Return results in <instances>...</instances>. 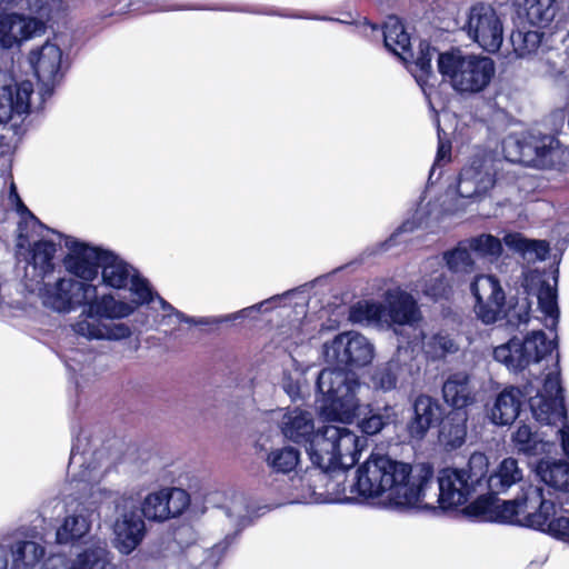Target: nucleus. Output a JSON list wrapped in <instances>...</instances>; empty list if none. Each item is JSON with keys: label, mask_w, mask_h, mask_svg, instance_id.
I'll use <instances>...</instances> for the list:
<instances>
[{"label": "nucleus", "mask_w": 569, "mask_h": 569, "mask_svg": "<svg viewBox=\"0 0 569 569\" xmlns=\"http://www.w3.org/2000/svg\"><path fill=\"white\" fill-rule=\"evenodd\" d=\"M550 246L546 240L529 239L525 260L543 261L548 258Z\"/></svg>", "instance_id": "52"}, {"label": "nucleus", "mask_w": 569, "mask_h": 569, "mask_svg": "<svg viewBox=\"0 0 569 569\" xmlns=\"http://www.w3.org/2000/svg\"><path fill=\"white\" fill-rule=\"evenodd\" d=\"M2 91L7 92L6 117L12 119L16 114L21 116L30 111V97L32 89L27 86H3Z\"/></svg>", "instance_id": "37"}, {"label": "nucleus", "mask_w": 569, "mask_h": 569, "mask_svg": "<svg viewBox=\"0 0 569 569\" xmlns=\"http://www.w3.org/2000/svg\"><path fill=\"white\" fill-rule=\"evenodd\" d=\"M382 30L383 46L389 52L405 62L413 59L411 38L400 18L389 16L382 26Z\"/></svg>", "instance_id": "22"}, {"label": "nucleus", "mask_w": 569, "mask_h": 569, "mask_svg": "<svg viewBox=\"0 0 569 569\" xmlns=\"http://www.w3.org/2000/svg\"><path fill=\"white\" fill-rule=\"evenodd\" d=\"M159 301L161 303L162 310L168 312V315L173 313L180 321H183V322H188V323L193 322L192 318H189L183 312L177 310L174 307H172L163 298L159 297Z\"/></svg>", "instance_id": "56"}, {"label": "nucleus", "mask_w": 569, "mask_h": 569, "mask_svg": "<svg viewBox=\"0 0 569 569\" xmlns=\"http://www.w3.org/2000/svg\"><path fill=\"white\" fill-rule=\"evenodd\" d=\"M9 199L14 203L16 211L20 214L21 219L18 222L19 239H28V234H23L28 227V220L32 221L42 228H47L37 216L24 204L20 198L16 184L12 182L10 186Z\"/></svg>", "instance_id": "43"}, {"label": "nucleus", "mask_w": 569, "mask_h": 569, "mask_svg": "<svg viewBox=\"0 0 569 569\" xmlns=\"http://www.w3.org/2000/svg\"><path fill=\"white\" fill-rule=\"evenodd\" d=\"M538 530L569 543V517L557 516L553 500L546 498L543 488L528 485L513 499H500V525Z\"/></svg>", "instance_id": "4"}, {"label": "nucleus", "mask_w": 569, "mask_h": 569, "mask_svg": "<svg viewBox=\"0 0 569 569\" xmlns=\"http://www.w3.org/2000/svg\"><path fill=\"white\" fill-rule=\"evenodd\" d=\"M20 21H21V27H19L20 31H21L20 39H22V42L31 39L37 33V31H39L42 28V22L40 20H38L37 18L24 17L23 14H21Z\"/></svg>", "instance_id": "53"}, {"label": "nucleus", "mask_w": 569, "mask_h": 569, "mask_svg": "<svg viewBox=\"0 0 569 569\" xmlns=\"http://www.w3.org/2000/svg\"><path fill=\"white\" fill-rule=\"evenodd\" d=\"M144 533L142 516L137 510L124 512L114 525V547L122 555H130L141 543Z\"/></svg>", "instance_id": "20"}, {"label": "nucleus", "mask_w": 569, "mask_h": 569, "mask_svg": "<svg viewBox=\"0 0 569 569\" xmlns=\"http://www.w3.org/2000/svg\"><path fill=\"white\" fill-rule=\"evenodd\" d=\"M102 283L112 289H126L136 270L112 250H107L101 264Z\"/></svg>", "instance_id": "26"}, {"label": "nucleus", "mask_w": 569, "mask_h": 569, "mask_svg": "<svg viewBox=\"0 0 569 569\" xmlns=\"http://www.w3.org/2000/svg\"><path fill=\"white\" fill-rule=\"evenodd\" d=\"M398 423L399 412L396 405L373 406L369 403L359 415L357 426L363 436L372 437Z\"/></svg>", "instance_id": "21"}, {"label": "nucleus", "mask_w": 569, "mask_h": 569, "mask_svg": "<svg viewBox=\"0 0 569 569\" xmlns=\"http://www.w3.org/2000/svg\"><path fill=\"white\" fill-rule=\"evenodd\" d=\"M493 162L492 152L483 151L472 156L470 163L459 173L458 193L465 198H473L492 189L497 182Z\"/></svg>", "instance_id": "10"}, {"label": "nucleus", "mask_w": 569, "mask_h": 569, "mask_svg": "<svg viewBox=\"0 0 569 569\" xmlns=\"http://www.w3.org/2000/svg\"><path fill=\"white\" fill-rule=\"evenodd\" d=\"M323 353L332 367L322 369L317 378L319 413L327 421L350 423L360 409L357 370L372 362L373 346L361 333L348 331L326 342Z\"/></svg>", "instance_id": "1"}, {"label": "nucleus", "mask_w": 569, "mask_h": 569, "mask_svg": "<svg viewBox=\"0 0 569 569\" xmlns=\"http://www.w3.org/2000/svg\"><path fill=\"white\" fill-rule=\"evenodd\" d=\"M526 395L515 386H508L500 390V427L510 426L521 415Z\"/></svg>", "instance_id": "34"}, {"label": "nucleus", "mask_w": 569, "mask_h": 569, "mask_svg": "<svg viewBox=\"0 0 569 569\" xmlns=\"http://www.w3.org/2000/svg\"><path fill=\"white\" fill-rule=\"evenodd\" d=\"M406 230H407L406 223H402L395 232L391 233V236L388 238L387 242L390 244L396 243L397 237Z\"/></svg>", "instance_id": "61"}, {"label": "nucleus", "mask_w": 569, "mask_h": 569, "mask_svg": "<svg viewBox=\"0 0 569 569\" xmlns=\"http://www.w3.org/2000/svg\"><path fill=\"white\" fill-rule=\"evenodd\" d=\"M467 410L445 411L441 423L437 426L439 441L447 448H460L467 437Z\"/></svg>", "instance_id": "24"}, {"label": "nucleus", "mask_w": 569, "mask_h": 569, "mask_svg": "<svg viewBox=\"0 0 569 569\" xmlns=\"http://www.w3.org/2000/svg\"><path fill=\"white\" fill-rule=\"evenodd\" d=\"M387 308L391 322L396 325H412L420 319L417 301L406 291L389 293L387 297Z\"/></svg>", "instance_id": "30"}, {"label": "nucleus", "mask_w": 569, "mask_h": 569, "mask_svg": "<svg viewBox=\"0 0 569 569\" xmlns=\"http://www.w3.org/2000/svg\"><path fill=\"white\" fill-rule=\"evenodd\" d=\"M513 450L526 457L549 456L556 449L555 440H548L543 433L526 422H520L510 437Z\"/></svg>", "instance_id": "19"}, {"label": "nucleus", "mask_w": 569, "mask_h": 569, "mask_svg": "<svg viewBox=\"0 0 569 569\" xmlns=\"http://www.w3.org/2000/svg\"><path fill=\"white\" fill-rule=\"evenodd\" d=\"M556 366L557 372H549L543 381L542 390L538 392L536 396L540 397H559L565 402V389L561 385L560 380V371H559V355L557 353Z\"/></svg>", "instance_id": "50"}, {"label": "nucleus", "mask_w": 569, "mask_h": 569, "mask_svg": "<svg viewBox=\"0 0 569 569\" xmlns=\"http://www.w3.org/2000/svg\"><path fill=\"white\" fill-rule=\"evenodd\" d=\"M299 386L296 383H289L287 387H284L286 392L291 397L295 398L299 393Z\"/></svg>", "instance_id": "62"}, {"label": "nucleus", "mask_w": 569, "mask_h": 569, "mask_svg": "<svg viewBox=\"0 0 569 569\" xmlns=\"http://www.w3.org/2000/svg\"><path fill=\"white\" fill-rule=\"evenodd\" d=\"M281 432L288 440L306 446L311 463L330 479L345 477L363 448V441L345 427L327 426L316 431L311 415L298 408L283 415Z\"/></svg>", "instance_id": "2"}, {"label": "nucleus", "mask_w": 569, "mask_h": 569, "mask_svg": "<svg viewBox=\"0 0 569 569\" xmlns=\"http://www.w3.org/2000/svg\"><path fill=\"white\" fill-rule=\"evenodd\" d=\"M462 515L469 519L483 522H498V491L479 493L470 503L462 505Z\"/></svg>", "instance_id": "32"}, {"label": "nucleus", "mask_w": 569, "mask_h": 569, "mask_svg": "<svg viewBox=\"0 0 569 569\" xmlns=\"http://www.w3.org/2000/svg\"><path fill=\"white\" fill-rule=\"evenodd\" d=\"M529 407L536 421L552 426L568 420L565 402L559 397L535 396L529 399Z\"/></svg>", "instance_id": "28"}, {"label": "nucleus", "mask_w": 569, "mask_h": 569, "mask_svg": "<svg viewBox=\"0 0 569 569\" xmlns=\"http://www.w3.org/2000/svg\"><path fill=\"white\" fill-rule=\"evenodd\" d=\"M89 336H90L91 338H96V339L103 338V335L100 332V330H99V329L90 331V332H89Z\"/></svg>", "instance_id": "63"}, {"label": "nucleus", "mask_w": 569, "mask_h": 569, "mask_svg": "<svg viewBox=\"0 0 569 569\" xmlns=\"http://www.w3.org/2000/svg\"><path fill=\"white\" fill-rule=\"evenodd\" d=\"M6 98H7V92H3L2 87H1L0 88V122H3V123L11 120V119H7V117H6V113H7V110L4 108Z\"/></svg>", "instance_id": "59"}, {"label": "nucleus", "mask_w": 569, "mask_h": 569, "mask_svg": "<svg viewBox=\"0 0 569 569\" xmlns=\"http://www.w3.org/2000/svg\"><path fill=\"white\" fill-rule=\"evenodd\" d=\"M543 38V31L539 29L530 30L522 26L512 30L509 40L516 58L529 59L538 52Z\"/></svg>", "instance_id": "33"}, {"label": "nucleus", "mask_w": 569, "mask_h": 569, "mask_svg": "<svg viewBox=\"0 0 569 569\" xmlns=\"http://www.w3.org/2000/svg\"><path fill=\"white\" fill-rule=\"evenodd\" d=\"M498 477L493 470L489 475V460L482 452H473L465 468H443L437 478L439 493H432V505L446 511L457 510L476 493L490 488L492 478Z\"/></svg>", "instance_id": "5"}, {"label": "nucleus", "mask_w": 569, "mask_h": 569, "mask_svg": "<svg viewBox=\"0 0 569 569\" xmlns=\"http://www.w3.org/2000/svg\"><path fill=\"white\" fill-rule=\"evenodd\" d=\"M264 462L272 473L289 475L300 463V451L292 446L271 449Z\"/></svg>", "instance_id": "35"}, {"label": "nucleus", "mask_w": 569, "mask_h": 569, "mask_svg": "<svg viewBox=\"0 0 569 569\" xmlns=\"http://www.w3.org/2000/svg\"><path fill=\"white\" fill-rule=\"evenodd\" d=\"M441 132L442 129L438 123V149L435 164H440L442 161L449 162L451 160V141L449 139L442 138Z\"/></svg>", "instance_id": "54"}, {"label": "nucleus", "mask_w": 569, "mask_h": 569, "mask_svg": "<svg viewBox=\"0 0 569 569\" xmlns=\"http://www.w3.org/2000/svg\"><path fill=\"white\" fill-rule=\"evenodd\" d=\"M21 14L11 13L0 20V46L3 49H12L22 43L21 37Z\"/></svg>", "instance_id": "41"}, {"label": "nucleus", "mask_w": 569, "mask_h": 569, "mask_svg": "<svg viewBox=\"0 0 569 569\" xmlns=\"http://www.w3.org/2000/svg\"><path fill=\"white\" fill-rule=\"evenodd\" d=\"M443 260L452 273L470 274L475 271V261L463 241H459L457 247L446 251Z\"/></svg>", "instance_id": "39"}, {"label": "nucleus", "mask_w": 569, "mask_h": 569, "mask_svg": "<svg viewBox=\"0 0 569 569\" xmlns=\"http://www.w3.org/2000/svg\"><path fill=\"white\" fill-rule=\"evenodd\" d=\"M8 568V552L6 548L0 545V569H7Z\"/></svg>", "instance_id": "60"}, {"label": "nucleus", "mask_w": 569, "mask_h": 569, "mask_svg": "<svg viewBox=\"0 0 569 569\" xmlns=\"http://www.w3.org/2000/svg\"><path fill=\"white\" fill-rule=\"evenodd\" d=\"M523 279L519 287H516L512 290L506 295L503 292V296L506 298H509L510 296H516L518 289H522L523 287L528 290L529 296L530 293V286L539 283L538 292H537V300H538V308L540 312L546 317V328L550 331H557V327L559 325L560 319V309L558 306V292L556 289V284L558 281V276L553 277L555 280V287H552L549 281L542 280L539 274L536 273H523ZM529 300L532 302L531 298L529 297Z\"/></svg>", "instance_id": "14"}, {"label": "nucleus", "mask_w": 569, "mask_h": 569, "mask_svg": "<svg viewBox=\"0 0 569 569\" xmlns=\"http://www.w3.org/2000/svg\"><path fill=\"white\" fill-rule=\"evenodd\" d=\"M498 356H499L498 347H493V348H492V358H493L495 360H498Z\"/></svg>", "instance_id": "64"}, {"label": "nucleus", "mask_w": 569, "mask_h": 569, "mask_svg": "<svg viewBox=\"0 0 569 569\" xmlns=\"http://www.w3.org/2000/svg\"><path fill=\"white\" fill-rule=\"evenodd\" d=\"M89 526L81 516H68L57 530V542L70 543L81 539L88 531Z\"/></svg>", "instance_id": "40"}, {"label": "nucleus", "mask_w": 569, "mask_h": 569, "mask_svg": "<svg viewBox=\"0 0 569 569\" xmlns=\"http://www.w3.org/2000/svg\"><path fill=\"white\" fill-rule=\"evenodd\" d=\"M407 365L398 357H392L386 362L373 367L369 381L377 391L389 392L398 386L399 379L403 376Z\"/></svg>", "instance_id": "31"}, {"label": "nucleus", "mask_w": 569, "mask_h": 569, "mask_svg": "<svg viewBox=\"0 0 569 569\" xmlns=\"http://www.w3.org/2000/svg\"><path fill=\"white\" fill-rule=\"evenodd\" d=\"M467 24L476 42L490 52L498 51V14L492 6L483 2L473 4Z\"/></svg>", "instance_id": "15"}, {"label": "nucleus", "mask_w": 569, "mask_h": 569, "mask_svg": "<svg viewBox=\"0 0 569 569\" xmlns=\"http://www.w3.org/2000/svg\"><path fill=\"white\" fill-rule=\"evenodd\" d=\"M559 147V140L550 133L529 130L511 133L500 141V148L507 161L527 167H545L552 162V153Z\"/></svg>", "instance_id": "8"}, {"label": "nucleus", "mask_w": 569, "mask_h": 569, "mask_svg": "<svg viewBox=\"0 0 569 569\" xmlns=\"http://www.w3.org/2000/svg\"><path fill=\"white\" fill-rule=\"evenodd\" d=\"M405 477H399L393 486L387 503L398 509H419L430 515H440L445 510L437 508L438 502L431 496L438 491L435 468L430 462L407 463Z\"/></svg>", "instance_id": "7"}, {"label": "nucleus", "mask_w": 569, "mask_h": 569, "mask_svg": "<svg viewBox=\"0 0 569 569\" xmlns=\"http://www.w3.org/2000/svg\"><path fill=\"white\" fill-rule=\"evenodd\" d=\"M502 242L509 250L518 253L522 259H526L529 239H527L525 236L519 232H510L505 234L502 240H500V257L502 256L503 251Z\"/></svg>", "instance_id": "51"}, {"label": "nucleus", "mask_w": 569, "mask_h": 569, "mask_svg": "<svg viewBox=\"0 0 569 569\" xmlns=\"http://www.w3.org/2000/svg\"><path fill=\"white\" fill-rule=\"evenodd\" d=\"M466 242L469 251H473L480 257H486L488 254H498V237L492 234H480L467 240H462Z\"/></svg>", "instance_id": "49"}, {"label": "nucleus", "mask_w": 569, "mask_h": 569, "mask_svg": "<svg viewBox=\"0 0 569 569\" xmlns=\"http://www.w3.org/2000/svg\"><path fill=\"white\" fill-rule=\"evenodd\" d=\"M497 410H498V395L496 397H492L491 409H490V413L488 415L490 422L495 426H498Z\"/></svg>", "instance_id": "58"}, {"label": "nucleus", "mask_w": 569, "mask_h": 569, "mask_svg": "<svg viewBox=\"0 0 569 569\" xmlns=\"http://www.w3.org/2000/svg\"><path fill=\"white\" fill-rule=\"evenodd\" d=\"M129 289L134 298L128 302L129 305H134V310L142 305L150 303L154 298V292L149 284V281L143 278L138 270H133V276L129 281Z\"/></svg>", "instance_id": "44"}, {"label": "nucleus", "mask_w": 569, "mask_h": 569, "mask_svg": "<svg viewBox=\"0 0 569 569\" xmlns=\"http://www.w3.org/2000/svg\"><path fill=\"white\" fill-rule=\"evenodd\" d=\"M64 244L69 249L63 258L66 270L82 280L81 282L90 283L97 279L108 249L72 237H66Z\"/></svg>", "instance_id": "9"}, {"label": "nucleus", "mask_w": 569, "mask_h": 569, "mask_svg": "<svg viewBox=\"0 0 569 569\" xmlns=\"http://www.w3.org/2000/svg\"><path fill=\"white\" fill-rule=\"evenodd\" d=\"M436 51L431 44L421 40L419 42V51L417 58L413 60L416 72L413 73L416 81L422 87L428 84L429 79L432 77V53Z\"/></svg>", "instance_id": "42"}, {"label": "nucleus", "mask_w": 569, "mask_h": 569, "mask_svg": "<svg viewBox=\"0 0 569 569\" xmlns=\"http://www.w3.org/2000/svg\"><path fill=\"white\" fill-rule=\"evenodd\" d=\"M531 301L523 287L516 296L506 298L500 286V365L510 372L525 370L538 363L558 348V336L548 339L542 330H528L531 320Z\"/></svg>", "instance_id": "3"}, {"label": "nucleus", "mask_w": 569, "mask_h": 569, "mask_svg": "<svg viewBox=\"0 0 569 569\" xmlns=\"http://www.w3.org/2000/svg\"><path fill=\"white\" fill-rule=\"evenodd\" d=\"M11 553V569H32L44 557L46 550L38 542L21 540L12 546Z\"/></svg>", "instance_id": "36"}, {"label": "nucleus", "mask_w": 569, "mask_h": 569, "mask_svg": "<svg viewBox=\"0 0 569 569\" xmlns=\"http://www.w3.org/2000/svg\"><path fill=\"white\" fill-rule=\"evenodd\" d=\"M62 58V50L54 43L46 42L33 51L31 62L38 80L52 87L60 83L63 78Z\"/></svg>", "instance_id": "18"}, {"label": "nucleus", "mask_w": 569, "mask_h": 569, "mask_svg": "<svg viewBox=\"0 0 569 569\" xmlns=\"http://www.w3.org/2000/svg\"><path fill=\"white\" fill-rule=\"evenodd\" d=\"M533 471L549 488L569 492V462L543 457L537 461Z\"/></svg>", "instance_id": "27"}, {"label": "nucleus", "mask_w": 569, "mask_h": 569, "mask_svg": "<svg viewBox=\"0 0 569 569\" xmlns=\"http://www.w3.org/2000/svg\"><path fill=\"white\" fill-rule=\"evenodd\" d=\"M512 6L523 9L528 23L539 29L547 28L555 20L558 11V0H510Z\"/></svg>", "instance_id": "29"}, {"label": "nucleus", "mask_w": 569, "mask_h": 569, "mask_svg": "<svg viewBox=\"0 0 569 569\" xmlns=\"http://www.w3.org/2000/svg\"><path fill=\"white\" fill-rule=\"evenodd\" d=\"M445 406L439 399L419 393L411 401L410 416L406 422V433L410 441H422L430 429L437 428L443 418Z\"/></svg>", "instance_id": "11"}, {"label": "nucleus", "mask_w": 569, "mask_h": 569, "mask_svg": "<svg viewBox=\"0 0 569 569\" xmlns=\"http://www.w3.org/2000/svg\"><path fill=\"white\" fill-rule=\"evenodd\" d=\"M408 462L391 458L389 455L371 453L355 471L353 480L346 482L348 471L355 466L346 469L345 477L331 479L336 482V491L346 495L348 491L352 497L362 500L385 497L387 501L398 478L405 477V468Z\"/></svg>", "instance_id": "6"}, {"label": "nucleus", "mask_w": 569, "mask_h": 569, "mask_svg": "<svg viewBox=\"0 0 569 569\" xmlns=\"http://www.w3.org/2000/svg\"><path fill=\"white\" fill-rule=\"evenodd\" d=\"M382 313L381 305L367 300L358 301L349 309V320L355 323L379 320Z\"/></svg>", "instance_id": "46"}, {"label": "nucleus", "mask_w": 569, "mask_h": 569, "mask_svg": "<svg viewBox=\"0 0 569 569\" xmlns=\"http://www.w3.org/2000/svg\"><path fill=\"white\" fill-rule=\"evenodd\" d=\"M131 330L127 325H118L112 331L109 332L108 338L111 339H124L130 337Z\"/></svg>", "instance_id": "57"}, {"label": "nucleus", "mask_w": 569, "mask_h": 569, "mask_svg": "<svg viewBox=\"0 0 569 569\" xmlns=\"http://www.w3.org/2000/svg\"><path fill=\"white\" fill-rule=\"evenodd\" d=\"M442 397L451 410H466L475 401L470 376L461 371L449 375L442 385Z\"/></svg>", "instance_id": "25"}, {"label": "nucleus", "mask_w": 569, "mask_h": 569, "mask_svg": "<svg viewBox=\"0 0 569 569\" xmlns=\"http://www.w3.org/2000/svg\"><path fill=\"white\" fill-rule=\"evenodd\" d=\"M476 299L475 311L485 323H495L498 319V278L495 274H480L470 286Z\"/></svg>", "instance_id": "17"}, {"label": "nucleus", "mask_w": 569, "mask_h": 569, "mask_svg": "<svg viewBox=\"0 0 569 569\" xmlns=\"http://www.w3.org/2000/svg\"><path fill=\"white\" fill-rule=\"evenodd\" d=\"M426 347L427 353L430 355L432 359L445 358L448 353H452L457 350V347L449 335H443L441 332L431 336Z\"/></svg>", "instance_id": "48"}, {"label": "nucleus", "mask_w": 569, "mask_h": 569, "mask_svg": "<svg viewBox=\"0 0 569 569\" xmlns=\"http://www.w3.org/2000/svg\"><path fill=\"white\" fill-rule=\"evenodd\" d=\"M189 506L190 495L184 489L163 488L143 499L140 512L148 520L163 522L181 516Z\"/></svg>", "instance_id": "12"}, {"label": "nucleus", "mask_w": 569, "mask_h": 569, "mask_svg": "<svg viewBox=\"0 0 569 569\" xmlns=\"http://www.w3.org/2000/svg\"><path fill=\"white\" fill-rule=\"evenodd\" d=\"M94 293V284L76 279H59L54 284H46L43 303L58 312H69L86 302L88 295Z\"/></svg>", "instance_id": "13"}, {"label": "nucleus", "mask_w": 569, "mask_h": 569, "mask_svg": "<svg viewBox=\"0 0 569 569\" xmlns=\"http://www.w3.org/2000/svg\"><path fill=\"white\" fill-rule=\"evenodd\" d=\"M57 244L51 240L34 241L30 249V260L34 268H39L43 276L53 272Z\"/></svg>", "instance_id": "38"}, {"label": "nucleus", "mask_w": 569, "mask_h": 569, "mask_svg": "<svg viewBox=\"0 0 569 569\" xmlns=\"http://www.w3.org/2000/svg\"><path fill=\"white\" fill-rule=\"evenodd\" d=\"M86 312L90 318L121 319L134 312V305L124 301H117L111 295L98 296V288L94 286V293L86 297Z\"/></svg>", "instance_id": "23"}, {"label": "nucleus", "mask_w": 569, "mask_h": 569, "mask_svg": "<svg viewBox=\"0 0 569 569\" xmlns=\"http://www.w3.org/2000/svg\"><path fill=\"white\" fill-rule=\"evenodd\" d=\"M495 74V63L491 58L467 56L463 67L455 80L453 89L461 93L482 91Z\"/></svg>", "instance_id": "16"}, {"label": "nucleus", "mask_w": 569, "mask_h": 569, "mask_svg": "<svg viewBox=\"0 0 569 569\" xmlns=\"http://www.w3.org/2000/svg\"><path fill=\"white\" fill-rule=\"evenodd\" d=\"M467 56H462L459 51L455 52H442L438 57V70L445 78H449L452 87H455V80L458 79V73L463 67Z\"/></svg>", "instance_id": "45"}, {"label": "nucleus", "mask_w": 569, "mask_h": 569, "mask_svg": "<svg viewBox=\"0 0 569 569\" xmlns=\"http://www.w3.org/2000/svg\"><path fill=\"white\" fill-rule=\"evenodd\" d=\"M557 435L560 438V446L563 455L569 461V422L568 420L562 422V426L557 430Z\"/></svg>", "instance_id": "55"}, {"label": "nucleus", "mask_w": 569, "mask_h": 569, "mask_svg": "<svg viewBox=\"0 0 569 569\" xmlns=\"http://www.w3.org/2000/svg\"><path fill=\"white\" fill-rule=\"evenodd\" d=\"M522 480V471L515 458H506L500 461V495L515 483Z\"/></svg>", "instance_id": "47"}]
</instances>
